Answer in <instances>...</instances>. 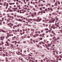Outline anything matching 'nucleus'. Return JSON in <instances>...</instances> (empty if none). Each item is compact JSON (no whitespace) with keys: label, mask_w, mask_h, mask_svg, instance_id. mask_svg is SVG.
Wrapping results in <instances>:
<instances>
[{"label":"nucleus","mask_w":62,"mask_h":62,"mask_svg":"<svg viewBox=\"0 0 62 62\" xmlns=\"http://www.w3.org/2000/svg\"><path fill=\"white\" fill-rule=\"evenodd\" d=\"M8 25H9L8 26L10 27H11V26H13V24H12L11 23H8Z\"/></svg>","instance_id":"f257e3e1"},{"label":"nucleus","mask_w":62,"mask_h":62,"mask_svg":"<svg viewBox=\"0 0 62 62\" xmlns=\"http://www.w3.org/2000/svg\"><path fill=\"white\" fill-rule=\"evenodd\" d=\"M53 42L54 44H56L57 43V42L55 40H53L52 41Z\"/></svg>","instance_id":"f03ea898"},{"label":"nucleus","mask_w":62,"mask_h":62,"mask_svg":"<svg viewBox=\"0 0 62 62\" xmlns=\"http://www.w3.org/2000/svg\"><path fill=\"white\" fill-rule=\"evenodd\" d=\"M1 31L4 33H5V32H6V31H5L3 30H2V29H0V32H1Z\"/></svg>","instance_id":"7ed1b4c3"},{"label":"nucleus","mask_w":62,"mask_h":62,"mask_svg":"<svg viewBox=\"0 0 62 62\" xmlns=\"http://www.w3.org/2000/svg\"><path fill=\"white\" fill-rule=\"evenodd\" d=\"M8 18H12V19H14V17L13 16H10L9 15H8Z\"/></svg>","instance_id":"20e7f679"},{"label":"nucleus","mask_w":62,"mask_h":62,"mask_svg":"<svg viewBox=\"0 0 62 62\" xmlns=\"http://www.w3.org/2000/svg\"><path fill=\"white\" fill-rule=\"evenodd\" d=\"M52 19H51V21H52V23H54V22L55 21V19H53V18H52Z\"/></svg>","instance_id":"39448f33"},{"label":"nucleus","mask_w":62,"mask_h":62,"mask_svg":"<svg viewBox=\"0 0 62 62\" xmlns=\"http://www.w3.org/2000/svg\"><path fill=\"white\" fill-rule=\"evenodd\" d=\"M41 20V19L40 18L39 19L38 18L36 20L37 21H39V22H40Z\"/></svg>","instance_id":"423d86ee"},{"label":"nucleus","mask_w":62,"mask_h":62,"mask_svg":"<svg viewBox=\"0 0 62 62\" xmlns=\"http://www.w3.org/2000/svg\"><path fill=\"white\" fill-rule=\"evenodd\" d=\"M56 2L58 3V4H59V5H60V1H57Z\"/></svg>","instance_id":"0eeeda50"},{"label":"nucleus","mask_w":62,"mask_h":62,"mask_svg":"<svg viewBox=\"0 0 62 62\" xmlns=\"http://www.w3.org/2000/svg\"><path fill=\"white\" fill-rule=\"evenodd\" d=\"M33 32H32L30 34V36H31V37H32V36H33Z\"/></svg>","instance_id":"6e6552de"},{"label":"nucleus","mask_w":62,"mask_h":62,"mask_svg":"<svg viewBox=\"0 0 62 62\" xmlns=\"http://www.w3.org/2000/svg\"><path fill=\"white\" fill-rule=\"evenodd\" d=\"M62 7L61 5L60 6H59V8H60V9H62Z\"/></svg>","instance_id":"1a4fd4ad"},{"label":"nucleus","mask_w":62,"mask_h":62,"mask_svg":"<svg viewBox=\"0 0 62 62\" xmlns=\"http://www.w3.org/2000/svg\"><path fill=\"white\" fill-rule=\"evenodd\" d=\"M36 12H34L33 13V14H34V16H36Z\"/></svg>","instance_id":"9d476101"},{"label":"nucleus","mask_w":62,"mask_h":62,"mask_svg":"<svg viewBox=\"0 0 62 62\" xmlns=\"http://www.w3.org/2000/svg\"><path fill=\"white\" fill-rule=\"evenodd\" d=\"M6 56H8V52H6Z\"/></svg>","instance_id":"9b49d317"},{"label":"nucleus","mask_w":62,"mask_h":62,"mask_svg":"<svg viewBox=\"0 0 62 62\" xmlns=\"http://www.w3.org/2000/svg\"><path fill=\"white\" fill-rule=\"evenodd\" d=\"M50 10H51V11H53V10H54V9H53V8H52L51 7L50 8Z\"/></svg>","instance_id":"f8f14e48"},{"label":"nucleus","mask_w":62,"mask_h":62,"mask_svg":"<svg viewBox=\"0 0 62 62\" xmlns=\"http://www.w3.org/2000/svg\"><path fill=\"white\" fill-rule=\"evenodd\" d=\"M55 6H58V5H57V2H55Z\"/></svg>","instance_id":"ddd939ff"},{"label":"nucleus","mask_w":62,"mask_h":62,"mask_svg":"<svg viewBox=\"0 0 62 62\" xmlns=\"http://www.w3.org/2000/svg\"><path fill=\"white\" fill-rule=\"evenodd\" d=\"M18 21L19 22H22V20L21 19H18Z\"/></svg>","instance_id":"4468645a"},{"label":"nucleus","mask_w":62,"mask_h":62,"mask_svg":"<svg viewBox=\"0 0 62 62\" xmlns=\"http://www.w3.org/2000/svg\"><path fill=\"white\" fill-rule=\"evenodd\" d=\"M5 59H6V61L7 62H8V60H7V59H8V58L7 57H6L5 58Z\"/></svg>","instance_id":"2eb2a0df"},{"label":"nucleus","mask_w":62,"mask_h":62,"mask_svg":"<svg viewBox=\"0 0 62 62\" xmlns=\"http://www.w3.org/2000/svg\"><path fill=\"white\" fill-rule=\"evenodd\" d=\"M35 36H36V37H37V36H39V34H35Z\"/></svg>","instance_id":"dca6fc26"},{"label":"nucleus","mask_w":62,"mask_h":62,"mask_svg":"<svg viewBox=\"0 0 62 62\" xmlns=\"http://www.w3.org/2000/svg\"><path fill=\"white\" fill-rule=\"evenodd\" d=\"M45 55H44L43 54L41 56L42 57H44Z\"/></svg>","instance_id":"f3484780"},{"label":"nucleus","mask_w":62,"mask_h":62,"mask_svg":"<svg viewBox=\"0 0 62 62\" xmlns=\"http://www.w3.org/2000/svg\"><path fill=\"white\" fill-rule=\"evenodd\" d=\"M32 20L34 22V21H37V20L35 19H32Z\"/></svg>","instance_id":"a211bd4d"},{"label":"nucleus","mask_w":62,"mask_h":62,"mask_svg":"<svg viewBox=\"0 0 62 62\" xmlns=\"http://www.w3.org/2000/svg\"><path fill=\"white\" fill-rule=\"evenodd\" d=\"M47 9L46 8L45 9V10L46 11V12H48V11H47Z\"/></svg>","instance_id":"6ab92c4d"},{"label":"nucleus","mask_w":62,"mask_h":62,"mask_svg":"<svg viewBox=\"0 0 62 62\" xmlns=\"http://www.w3.org/2000/svg\"><path fill=\"white\" fill-rule=\"evenodd\" d=\"M37 47H39V48H41V46H39V45L37 46Z\"/></svg>","instance_id":"aec40b11"},{"label":"nucleus","mask_w":62,"mask_h":62,"mask_svg":"<svg viewBox=\"0 0 62 62\" xmlns=\"http://www.w3.org/2000/svg\"><path fill=\"white\" fill-rule=\"evenodd\" d=\"M8 10H9V12H11V10H10V8H9L8 9Z\"/></svg>","instance_id":"412c9836"},{"label":"nucleus","mask_w":62,"mask_h":62,"mask_svg":"<svg viewBox=\"0 0 62 62\" xmlns=\"http://www.w3.org/2000/svg\"><path fill=\"white\" fill-rule=\"evenodd\" d=\"M39 9L41 11H42V8H40Z\"/></svg>","instance_id":"4be33fe9"},{"label":"nucleus","mask_w":62,"mask_h":62,"mask_svg":"<svg viewBox=\"0 0 62 62\" xmlns=\"http://www.w3.org/2000/svg\"><path fill=\"white\" fill-rule=\"evenodd\" d=\"M43 12L44 13H46V12H45V10H43Z\"/></svg>","instance_id":"5701e85b"},{"label":"nucleus","mask_w":62,"mask_h":62,"mask_svg":"<svg viewBox=\"0 0 62 62\" xmlns=\"http://www.w3.org/2000/svg\"><path fill=\"white\" fill-rule=\"evenodd\" d=\"M42 8L43 9H45V7H42Z\"/></svg>","instance_id":"b1692460"},{"label":"nucleus","mask_w":62,"mask_h":62,"mask_svg":"<svg viewBox=\"0 0 62 62\" xmlns=\"http://www.w3.org/2000/svg\"><path fill=\"white\" fill-rule=\"evenodd\" d=\"M49 23H53L52 22V21H51V20H50V21H49Z\"/></svg>","instance_id":"393cba45"},{"label":"nucleus","mask_w":62,"mask_h":62,"mask_svg":"<svg viewBox=\"0 0 62 62\" xmlns=\"http://www.w3.org/2000/svg\"><path fill=\"white\" fill-rule=\"evenodd\" d=\"M29 20L30 21H32V20H33V19H30V18L29 19Z\"/></svg>","instance_id":"a878e982"},{"label":"nucleus","mask_w":62,"mask_h":62,"mask_svg":"<svg viewBox=\"0 0 62 62\" xmlns=\"http://www.w3.org/2000/svg\"><path fill=\"white\" fill-rule=\"evenodd\" d=\"M6 43H7V46H8V41H6Z\"/></svg>","instance_id":"bb28decb"},{"label":"nucleus","mask_w":62,"mask_h":62,"mask_svg":"<svg viewBox=\"0 0 62 62\" xmlns=\"http://www.w3.org/2000/svg\"><path fill=\"white\" fill-rule=\"evenodd\" d=\"M2 55L3 56H6V55H5V54H3Z\"/></svg>","instance_id":"cd10ccee"},{"label":"nucleus","mask_w":62,"mask_h":62,"mask_svg":"<svg viewBox=\"0 0 62 62\" xmlns=\"http://www.w3.org/2000/svg\"><path fill=\"white\" fill-rule=\"evenodd\" d=\"M56 54H58V52H57V51H56Z\"/></svg>","instance_id":"c85d7f7f"},{"label":"nucleus","mask_w":62,"mask_h":62,"mask_svg":"<svg viewBox=\"0 0 62 62\" xmlns=\"http://www.w3.org/2000/svg\"><path fill=\"white\" fill-rule=\"evenodd\" d=\"M45 30H48V29L47 28H45Z\"/></svg>","instance_id":"c756f323"},{"label":"nucleus","mask_w":62,"mask_h":62,"mask_svg":"<svg viewBox=\"0 0 62 62\" xmlns=\"http://www.w3.org/2000/svg\"><path fill=\"white\" fill-rule=\"evenodd\" d=\"M0 38H2V39H4L5 38V37H0Z\"/></svg>","instance_id":"7c9ffc66"},{"label":"nucleus","mask_w":62,"mask_h":62,"mask_svg":"<svg viewBox=\"0 0 62 62\" xmlns=\"http://www.w3.org/2000/svg\"><path fill=\"white\" fill-rule=\"evenodd\" d=\"M50 37H53V35H52V34H50Z\"/></svg>","instance_id":"2f4dec72"},{"label":"nucleus","mask_w":62,"mask_h":62,"mask_svg":"<svg viewBox=\"0 0 62 62\" xmlns=\"http://www.w3.org/2000/svg\"><path fill=\"white\" fill-rule=\"evenodd\" d=\"M13 36V35L12 34L11 35V34H10L9 35V36Z\"/></svg>","instance_id":"473e14b6"},{"label":"nucleus","mask_w":62,"mask_h":62,"mask_svg":"<svg viewBox=\"0 0 62 62\" xmlns=\"http://www.w3.org/2000/svg\"><path fill=\"white\" fill-rule=\"evenodd\" d=\"M50 52L51 53H52V52H53V51H52V50H50Z\"/></svg>","instance_id":"72a5a7b5"},{"label":"nucleus","mask_w":62,"mask_h":62,"mask_svg":"<svg viewBox=\"0 0 62 62\" xmlns=\"http://www.w3.org/2000/svg\"><path fill=\"white\" fill-rule=\"evenodd\" d=\"M23 23H26V22H25V21H23Z\"/></svg>","instance_id":"f704fd0d"},{"label":"nucleus","mask_w":62,"mask_h":62,"mask_svg":"<svg viewBox=\"0 0 62 62\" xmlns=\"http://www.w3.org/2000/svg\"><path fill=\"white\" fill-rule=\"evenodd\" d=\"M60 32H61V33H62V30H60L59 31Z\"/></svg>","instance_id":"c9c22d12"},{"label":"nucleus","mask_w":62,"mask_h":62,"mask_svg":"<svg viewBox=\"0 0 62 62\" xmlns=\"http://www.w3.org/2000/svg\"><path fill=\"white\" fill-rule=\"evenodd\" d=\"M0 5H3V4L1 3V2H0Z\"/></svg>","instance_id":"e433bc0d"},{"label":"nucleus","mask_w":62,"mask_h":62,"mask_svg":"<svg viewBox=\"0 0 62 62\" xmlns=\"http://www.w3.org/2000/svg\"><path fill=\"white\" fill-rule=\"evenodd\" d=\"M57 39L58 40V39H60V38H57Z\"/></svg>","instance_id":"4c0bfd02"},{"label":"nucleus","mask_w":62,"mask_h":62,"mask_svg":"<svg viewBox=\"0 0 62 62\" xmlns=\"http://www.w3.org/2000/svg\"><path fill=\"white\" fill-rule=\"evenodd\" d=\"M30 43L31 44H33V43L32 42H31Z\"/></svg>","instance_id":"58836bf2"},{"label":"nucleus","mask_w":62,"mask_h":62,"mask_svg":"<svg viewBox=\"0 0 62 62\" xmlns=\"http://www.w3.org/2000/svg\"><path fill=\"white\" fill-rule=\"evenodd\" d=\"M39 39L40 40H42V38H40Z\"/></svg>","instance_id":"ea45409f"},{"label":"nucleus","mask_w":62,"mask_h":62,"mask_svg":"<svg viewBox=\"0 0 62 62\" xmlns=\"http://www.w3.org/2000/svg\"><path fill=\"white\" fill-rule=\"evenodd\" d=\"M1 43H2V45H3V44H4V42H1Z\"/></svg>","instance_id":"a19ab883"},{"label":"nucleus","mask_w":62,"mask_h":62,"mask_svg":"<svg viewBox=\"0 0 62 62\" xmlns=\"http://www.w3.org/2000/svg\"><path fill=\"white\" fill-rule=\"evenodd\" d=\"M57 27H59V25H57L56 26Z\"/></svg>","instance_id":"79ce46f5"},{"label":"nucleus","mask_w":62,"mask_h":62,"mask_svg":"<svg viewBox=\"0 0 62 62\" xmlns=\"http://www.w3.org/2000/svg\"><path fill=\"white\" fill-rule=\"evenodd\" d=\"M15 41H14L13 42H12V43H15Z\"/></svg>","instance_id":"37998d69"},{"label":"nucleus","mask_w":62,"mask_h":62,"mask_svg":"<svg viewBox=\"0 0 62 62\" xmlns=\"http://www.w3.org/2000/svg\"><path fill=\"white\" fill-rule=\"evenodd\" d=\"M33 5H35V3L34 2H33Z\"/></svg>","instance_id":"c03bdc74"},{"label":"nucleus","mask_w":62,"mask_h":62,"mask_svg":"<svg viewBox=\"0 0 62 62\" xmlns=\"http://www.w3.org/2000/svg\"><path fill=\"white\" fill-rule=\"evenodd\" d=\"M47 49H48V50H50V48L49 47H47Z\"/></svg>","instance_id":"a18cd8bd"},{"label":"nucleus","mask_w":62,"mask_h":62,"mask_svg":"<svg viewBox=\"0 0 62 62\" xmlns=\"http://www.w3.org/2000/svg\"><path fill=\"white\" fill-rule=\"evenodd\" d=\"M51 32H52V34H53L54 33V31H52Z\"/></svg>","instance_id":"49530a36"},{"label":"nucleus","mask_w":62,"mask_h":62,"mask_svg":"<svg viewBox=\"0 0 62 62\" xmlns=\"http://www.w3.org/2000/svg\"><path fill=\"white\" fill-rule=\"evenodd\" d=\"M38 33H39V34H40V32L39 31H38Z\"/></svg>","instance_id":"de8ad7c7"},{"label":"nucleus","mask_w":62,"mask_h":62,"mask_svg":"<svg viewBox=\"0 0 62 62\" xmlns=\"http://www.w3.org/2000/svg\"><path fill=\"white\" fill-rule=\"evenodd\" d=\"M52 15H55V13H52Z\"/></svg>","instance_id":"09e8293b"},{"label":"nucleus","mask_w":62,"mask_h":62,"mask_svg":"<svg viewBox=\"0 0 62 62\" xmlns=\"http://www.w3.org/2000/svg\"><path fill=\"white\" fill-rule=\"evenodd\" d=\"M27 38H30V36H28L27 37Z\"/></svg>","instance_id":"8fccbe9b"},{"label":"nucleus","mask_w":62,"mask_h":62,"mask_svg":"<svg viewBox=\"0 0 62 62\" xmlns=\"http://www.w3.org/2000/svg\"><path fill=\"white\" fill-rule=\"evenodd\" d=\"M41 1V0H39V1H38V2L39 3H40V2Z\"/></svg>","instance_id":"3c124183"},{"label":"nucleus","mask_w":62,"mask_h":62,"mask_svg":"<svg viewBox=\"0 0 62 62\" xmlns=\"http://www.w3.org/2000/svg\"><path fill=\"white\" fill-rule=\"evenodd\" d=\"M59 60H60V61H61V58H59Z\"/></svg>","instance_id":"603ef678"},{"label":"nucleus","mask_w":62,"mask_h":62,"mask_svg":"<svg viewBox=\"0 0 62 62\" xmlns=\"http://www.w3.org/2000/svg\"><path fill=\"white\" fill-rule=\"evenodd\" d=\"M19 4V3L18 2H16V5H18Z\"/></svg>","instance_id":"864d4df0"},{"label":"nucleus","mask_w":62,"mask_h":62,"mask_svg":"<svg viewBox=\"0 0 62 62\" xmlns=\"http://www.w3.org/2000/svg\"><path fill=\"white\" fill-rule=\"evenodd\" d=\"M35 8H36V7H37V5H35Z\"/></svg>","instance_id":"5fc2aeb1"},{"label":"nucleus","mask_w":62,"mask_h":62,"mask_svg":"<svg viewBox=\"0 0 62 62\" xmlns=\"http://www.w3.org/2000/svg\"><path fill=\"white\" fill-rule=\"evenodd\" d=\"M55 61H56L55 60H54L53 61V62H56Z\"/></svg>","instance_id":"6e6d98bb"},{"label":"nucleus","mask_w":62,"mask_h":62,"mask_svg":"<svg viewBox=\"0 0 62 62\" xmlns=\"http://www.w3.org/2000/svg\"><path fill=\"white\" fill-rule=\"evenodd\" d=\"M53 55H55V53H53Z\"/></svg>","instance_id":"4d7b16f0"},{"label":"nucleus","mask_w":62,"mask_h":62,"mask_svg":"<svg viewBox=\"0 0 62 62\" xmlns=\"http://www.w3.org/2000/svg\"><path fill=\"white\" fill-rule=\"evenodd\" d=\"M31 61L32 62H34V60H32Z\"/></svg>","instance_id":"13d9d810"},{"label":"nucleus","mask_w":62,"mask_h":62,"mask_svg":"<svg viewBox=\"0 0 62 62\" xmlns=\"http://www.w3.org/2000/svg\"><path fill=\"white\" fill-rule=\"evenodd\" d=\"M20 52L22 53V49H21L20 50Z\"/></svg>","instance_id":"bf43d9fd"},{"label":"nucleus","mask_w":62,"mask_h":62,"mask_svg":"<svg viewBox=\"0 0 62 62\" xmlns=\"http://www.w3.org/2000/svg\"><path fill=\"white\" fill-rule=\"evenodd\" d=\"M42 21L43 22H45V20H43Z\"/></svg>","instance_id":"052dcab7"},{"label":"nucleus","mask_w":62,"mask_h":62,"mask_svg":"<svg viewBox=\"0 0 62 62\" xmlns=\"http://www.w3.org/2000/svg\"><path fill=\"white\" fill-rule=\"evenodd\" d=\"M11 15H14V14L13 13H12L11 14Z\"/></svg>","instance_id":"680f3d73"},{"label":"nucleus","mask_w":62,"mask_h":62,"mask_svg":"<svg viewBox=\"0 0 62 62\" xmlns=\"http://www.w3.org/2000/svg\"><path fill=\"white\" fill-rule=\"evenodd\" d=\"M56 19L57 20H58V18H56Z\"/></svg>","instance_id":"e2e57ef3"},{"label":"nucleus","mask_w":62,"mask_h":62,"mask_svg":"<svg viewBox=\"0 0 62 62\" xmlns=\"http://www.w3.org/2000/svg\"><path fill=\"white\" fill-rule=\"evenodd\" d=\"M33 10H35V8H33Z\"/></svg>","instance_id":"0e129e2a"},{"label":"nucleus","mask_w":62,"mask_h":62,"mask_svg":"<svg viewBox=\"0 0 62 62\" xmlns=\"http://www.w3.org/2000/svg\"><path fill=\"white\" fill-rule=\"evenodd\" d=\"M14 17H16V16H16V15H14Z\"/></svg>","instance_id":"69168bd1"},{"label":"nucleus","mask_w":62,"mask_h":62,"mask_svg":"<svg viewBox=\"0 0 62 62\" xmlns=\"http://www.w3.org/2000/svg\"><path fill=\"white\" fill-rule=\"evenodd\" d=\"M35 41L36 42H38V40H36Z\"/></svg>","instance_id":"338daca9"},{"label":"nucleus","mask_w":62,"mask_h":62,"mask_svg":"<svg viewBox=\"0 0 62 62\" xmlns=\"http://www.w3.org/2000/svg\"><path fill=\"white\" fill-rule=\"evenodd\" d=\"M35 62H38V60H36L35 61Z\"/></svg>","instance_id":"774afa93"}]
</instances>
